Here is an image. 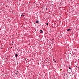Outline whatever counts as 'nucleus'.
Instances as JSON below:
<instances>
[{"label": "nucleus", "instance_id": "f03ea898", "mask_svg": "<svg viewBox=\"0 0 79 79\" xmlns=\"http://www.w3.org/2000/svg\"><path fill=\"white\" fill-rule=\"evenodd\" d=\"M16 58H18V54H15Z\"/></svg>", "mask_w": 79, "mask_h": 79}, {"label": "nucleus", "instance_id": "0eeeda50", "mask_svg": "<svg viewBox=\"0 0 79 79\" xmlns=\"http://www.w3.org/2000/svg\"><path fill=\"white\" fill-rule=\"evenodd\" d=\"M69 69H71V68L70 67H69Z\"/></svg>", "mask_w": 79, "mask_h": 79}, {"label": "nucleus", "instance_id": "f257e3e1", "mask_svg": "<svg viewBox=\"0 0 79 79\" xmlns=\"http://www.w3.org/2000/svg\"><path fill=\"white\" fill-rule=\"evenodd\" d=\"M67 71L68 73H70L71 72V70L70 69H68L67 70Z\"/></svg>", "mask_w": 79, "mask_h": 79}, {"label": "nucleus", "instance_id": "9b49d317", "mask_svg": "<svg viewBox=\"0 0 79 79\" xmlns=\"http://www.w3.org/2000/svg\"><path fill=\"white\" fill-rule=\"evenodd\" d=\"M24 14V13H23V14Z\"/></svg>", "mask_w": 79, "mask_h": 79}, {"label": "nucleus", "instance_id": "7ed1b4c3", "mask_svg": "<svg viewBox=\"0 0 79 79\" xmlns=\"http://www.w3.org/2000/svg\"><path fill=\"white\" fill-rule=\"evenodd\" d=\"M40 33H43V31H42V30H40Z\"/></svg>", "mask_w": 79, "mask_h": 79}, {"label": "nucleus", "instance_id": "9d476101", "mask_svg": "<svg viewBox=\"0 0 79 79\" xmlns=\"http://www.w3.org/2000/svg\"><path fill=\"white\" fill-rule=\"evenodd\" d=\"M55 60V62H56V61H55V60Z\"/></svg>", "mask_w": 79, "mask_h": 79}, {"label": "nucleus", "instance_id": "20e7f679", "mask_svg": "<svg viewBox=\"0 0 79 79\" xmlns=\"http://www.w3.org/2000/svg\"><path fill=\"white\" fill-rule=\"evenodd\" d=\"M71 31V29H68L67 30V31Z\"/></svg>", "mask_w": 79, "mask_h": 79}, {"label": "nucleus", "instance_id": "6e6552de", "mask_svg": "<svg viewBox=\"0 0 79 79\" xmlns=\"http://www.w3.org/2000/svg\"><path fill=\"white\" fill-rule=\"evenodd\" d=\"M21 16H23V17L24 16V15H21Z\"/></svg>", "mask_w": 79, "mask_h": 79}, {"label": "nucleus", "instance_id": "39448f33", "mask_svg": "<svg viewBox=\"0 0 79 79\" xmlns=\"http://www.w3.org/2000/svg\"><path fill=\"white\" fill-rule=\"evenodd\" d=\"M36 23H39V21L37 20L36 22Z\"/></svg>", "mask_w": 79, "mask_h": 79}, {"label": "nucleus", "instance_id": "1a4fd4ad", "mask_svg": "<svg viewBox=\"0 0 79 79\" xmlns=\"http://www.w3.org/2000/svg\"><path fill=\"white\" fill-rule=\"evenodd\" d=\"M15 74H16V75H17L18 74L17 73H15Z\"/></svg>", "mask_w": 79, "mask_h": 79}, {"label": "nucleus", "instance_id": "423d86ee", "mask_svg": "<svg viewBox=\"0 0 79 79\" xmlns=\"http://www.w3.org/2000/svg\"><path fill=\"white\" fill-rule=\"evenodd\" d=\"M46 25L47 26H48V23H47Z\"/></svg>", "mask_w": 79, "mask_h": 79}]
</instances>
